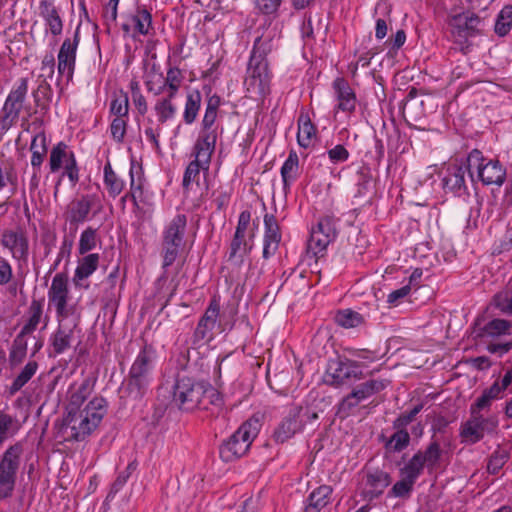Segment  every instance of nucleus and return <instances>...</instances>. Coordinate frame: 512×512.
Listing matches in <instances>:
<instances>
[{
    "mask_svg": "<svg viewBox=\"0 0 512 512\" xmlns=\"http://www.w3.org/2000/svg\"><path fill=\"white\" fill-rule=\"evenodd\" d=\"M153 9L150 5L136 0L134 5L121 15V30L132 39L150 37L155 34Z\"/></svg>",
    "mask_w": 512,
    "mask_h": 512,
    "instance_id": "7",
    "label": "nucleus"
},
{
    "mask_svg": "<svg viewBox=\"0 0 512 512\" xmlns=\"http://www.w3.org/2000/svg\"><path fill=\"white\" fill-rule=\"evenodd\" d=\"M183 80L182 70L178 66H169L166 69V75H163V83L158 86V92H165L164 95L176 98Z\"/></svg>",
    "mask_w": 512,
    "mask_h": 512,
    "instance_id": "41",
    "label": "nucleus"
},
{
    "mask_svg": "<svg viewBox=\"0 0 512 512\" xmlns=\"http://www.w3.org/2000/svg\"><path fill=\"white\" fill-rule=\"evenodd\" d=\"M203 381L177 374L172 386V403L180 410L191 412L204 404Z\"/></svg>",
    "mask_w": 512,
    "mask_h": 512,
    "instance_id": "9",
    "label": "nucleus"
},
{
    "mask_svg": "<svg viewBox=\"0 0 512 512\" xmlns=\"http://www.w3.org/2000/svg\"><path fill=\"white\" fill-rule=\"evenodd\" d=\"M49 171L50 173L61 172L56 183V189L61 184L63 178L67 177L72 186L79 182V166L73 149L64 141H59L50 150L49 153Z\"/></svg>",
    "mask_w": 512,
    "mask_h": 512,
    "instance_id": "11",
    "label": "nucleus"
},
{
    "mask_svg": "<svg viewBox=\"0 0 512 512\" xmlns=\"http://www.w3.org/2000/svg\"><path fill=\"white\" fill-rule=\"evenodd\" d=\"M389 385V381L384 379H370L359 384L348 394L340 404V411L349 413L350 410L371 396L383 391Z\"/></svg>",
    "mask_w": 512,
    "mask_h": 512,
    "instance_id": "25",
    "label": "nucleus"
},
{
    "mask_svg": "<svg viewBox=\"0 0 512 512\" xmlns=\"http://www.w3.org/2000/svg\"><path fill=\"white\" fill-rule=\"evenodd\" d=\"M333 489L329 485H321L314 489L308 499L304 512H320L330 502Z\"/></svg>",
    "mask_w": 512,
    "mask_h": 512,
    "instance_id": "43",
    "label": "nucleus"
},
{
    "mask_svg": "<svg viewBox=\"0 0 512 512\" xmlns=\"http://www.w3.org/2000/svg\"><path fill=\"white\" fill-rule=\"evenodd\" d=\"M79 324L80 322H57V327L48 340L50 355H62L73 347L80 333Z\"/></svg>",
    "mask_w": 512,
    "mask_h": 512,
    "instance_id": "23",
    "label": "nucleus"
},
{
    "mask_svg": "<svg viewBox=\"0 0 512 512\" xmlns=\"http://www.w3.org/2000/svg\"><path fill=\"white\" fill-rule=\"evenodd\" d=\"M31 166L33 170L40 171L47 154V140L44 133L36 134L30 144Z\"/></svg>",
    "mask_w": 512,
    "mask_h": 512,
    "instance_id": "44",
    "label": "nucleus"
},
{
    "mask_svg": "<svg viewBox=\"0 0 512 512\" xmlns=\"http://www.w3.org/2000/svg\"><path fill=\"white\" fill-rule=\"evenodd\" d=\"M120 0H108L102 8V18L104 24L110 28L114 25L118 18V7Z\"/></svg>",
    "mask_w": 512,
    "mask_h": 512,
    "instance_id": "60",
    "label": "nucleus"
},
{
    "mask_svg": "<svg viewBox=\"0 0 512 512\" xmlns=\"http://www.w3.org/2000/svg\"><path fill=\"white\" fill-rule=\"evenodd\" d=\"M326 155L329 159V162L333 165L344 163L350 157L349 151L342 144H337L334 147L328 149L326 151Z\"/></svg>",
    "mask_w": 512,
    "mask_h": 512,
    "instance_id": "61",
    "label": "nucleus"
},
{
    "mask_svg": "<svg viewBox=\"0 0 512 512\" xmlns=\"http://www.w3.org/2000/svg\"><path fill=\"white\" fill-rule=\"evenodd\" d=\"M467 165L470 177L474 176L484 186H502L506 180V169L502 163L495 158L483 155L478 149H473L467 156Z\"/></svg>",
    "mask_w": 512,
    "mask_h": 512,
    "instance_id": "6",
    "label": "nucleus"
},
{
    "mask_svg": "<svg viewBox=\"0 0 512 512\" xmlns=\"http://www.w3.org/2000/svg\"><path fill=\"white\" fill-rule=\"evenodd\" d=\"M251 212L243 210L239 216L233 238L230 242L228 261L241 266L244 257L249 255L254 246L255 233L250 229Z\"/></svg>",
    "mask_w": 512,
    "mask_h": 512,
    "instance_id": "12",
    "label": "nucleus"
},
{
    "mask_svg": "<svg viewBox=\"0 0 512 512\" xmlns=\"http://www.w3.org/2000/svg\"><path fill=\"white\" fill-rule=\"evenodd\" d=\"M512 28V5L504 6L498 13L495 21L494 31L500 36H506Z\"/></svg>",
    "mask_w": 512,
    "mask_h": 512,
    "instance_id": "52",
    "label": "nucleus"
},
{
    "mask_svg": "<svg viewBox=\"0 0 512 512\" xmlns=\"http://www.w3.org/2000/svg\"><path fill=\"white\" fill-rule=\"evenodd\" d=\"M102 209V197L99 194H84L67 207L65 220L71 226L77 227L95 217Z\"/></svg>",
    "mask_w": 512,
    "mask_h": 512,
    "instance_id": "16",
    "label": "nucleus"
},
{
    "mask_svg": "<svg viewBox=\"0 0 512 512\" xmlns=\"http://www.w3.org/2000/svg\"><path fill=\"white\" fill-rule=\"evenodd\" d=\"M337 222L338 219L333 214H326L320 217L317 225L312 228L308 247L314 255L323 253L336 239Z\"/></svg>",
    "mask_w": 512,
    "mask_h": 512,
    "instance_id": "18",
    "label": "nucleus"
},
{
    "mask_svg": "<svg viewBox=\"0 0 512 512\" xmlns=\"http://www.w3.org/2000/svg\"><path fill=\"white\" fill-rule=\"evenodd\" d=\"M43 308V300L33 299L31 301L26 312L25 323L22 326L20 333L24 335L33 333L37 329L38 325L42 322V320L44 322L43 328L47 327L48 316L43 317Z\"/></svg>",
    "mask_w": 512,
    "mask_h": 512,
    "instance_id": "37",
    "label": "nucleus"
},
{
    "mask_svg": "<svg viewBox=\"0 0 512 512\" xmlns=\"http://www.w3.org/2000/svg\"><path fill=\"white\" fill-rule=\"evenodd\" d=\"M441 447L437 441H431L425 450H419L415 453L419 457L421 464L432 472L438 465L441 458Z\"/></svg>",
    "mask_w": 512,
    "mask_h": 512,
    "instance_id": "45",
    "label": "nucleus"
},
{
    "mask_svg": "<svg viewBox=\"0 0 512 512\" xmlns=\"http://www.w3.org/2000/svg\"><path fill=\"white\" fill-rule=\"evenodd\" d=\"M156 349L145 344L136 355L125 379L124 393L132 400H141L153 381Z\"/></svg>",
    "mask_w": 512,
    "mask_h": 512,
    "instance_id": "2",
    "label": "nucleus"
},
{
    "mask_svg": "<svg viewBox=\"0 0 512 512\" xmlns=\"http://www.w3.org/2000/svg\"><path fill=\"white\" fill-rule=\"evenodd\" d=\"M1 246L8 250L12 259L19 264L27 263L29 258V239L22 228L6 229L0 238Z\"/></svg>",
    "mask_w": 512,
    "mask_h": 512,
    "instance_id": "24",
    "label": "nucleus"
},
{
    "mask_svg": "<svg viewBox=\"0 0 512 512\" xmlns=\"http://www.w3.org/2000/svg\"><path fill=\"white\" fill-rule=\"evenodd\" d=\"M100 243L97 229L92 226L86 227L80 234L77 251L79 255L90 254Z\"/></svg>",
    "mask_w": 512,
    "mask_h": 512,
    "instance_id": "48",
    "label": "nucleus"
},
{
    "mask_svg": "<svg viewBox=\"0 0 512 512\" xmlns=\"http://www.w3.org/2000/svg\"><path fill=\"white\" fill-rule=\"evenodd\" d=\"M363 494L372 500L383 494L391 483V476L388 472L379 468L367 470L364 478Z\"/></svg>",
    "mask_w": 512,
    "mask_h": 512,
    "instance_id": "31",
    "label": "nucleus"
},
{
    "mask_svg": "<svg viewBox=\"0 0 512 512\" xmlns=\"http://www.w3.org/2000/svg\"><path fill=\"white\" fill-rule=\"evenodd\" d=\"M397 431L392 434L386 447L393 452H401L408 447L410 443V435L405 428H396Z\"/></svg>",
    "mask_w": 512,
    "mask_h": 512,
    "instance_id": "55",
    "label": "nucleus"
},
{
    "mask_svg": "<svg viewBox=\"0 0 512 512\" xmlns=\"http://www.w3.org/2000/svg\"><path fill=\"white\" fill-rule=\"evenodd\" d=\"M273 73L269 64L247 63L244 88L251 98L264 102L272 91Z\"/></svg>",
    "mask_w": 512,
    "mask_h": 512,
    "instance_id": "13",
    "label": "nucleus"
},
{
    "mask_svg": "<svg viewBox=\"0 0 512 512\" xmlns=\"http://www.w3.org/2000/svg\"><path fill=\"white\" fill-rule=\"evenodd\" d=\"M263 423V415L254 413L222 443L219 454L224 462H232L244 456L258 436Z\"/></svg>",
    "mask_w": 512,
    "mask_h": 512,
    "instance_id": "5",
    "label": "nucleus"
},
{
    "mask_svg": "<svg viewBox=\"0 0 512 512\" xmlns=\"http://www.w3.org/2000/svg\"><path fill=\"white\" fill-rule=\"evenodd\" d=\"M335 322L344 328H355L362 324L363 317L351 309L340 310L335 315Z\"/></svg>",
    "mask_w": 512,
    "mask_h": 512,
    "instance_id": "54",
    "label": "nucleus"
},
{
    "mask_svg": "<svg viewBox=\"0 0 512 512\" xmlns=\"http://www.w3.org/2000/svg\"><path fill=\"white\" fill-rule=\"evenodd\" d=\"M424 466L421 464L419 457L415 454L400 468V477H404L416 483L417 479L423 473Z\"/></svg>",
    "mask_w": 512,
    "mask_h": 512,
    "instance_id": "53",
    "label": "nucleus"
},
{
    "mask_svg": "<svg viewBox=\"0 0 512 512\" xmlns=\"http://www.w3.org/2000/svg\"><path fill=\"white\" fill-rule=\"evenodd\" d=\"M187 216L176 214L163 228L162 239L185 245Z\"/></svg>",
    "mask_w": 512,
    "mask_h": 512,
    "instance_id": "36",
    "label": "nucleus"
},
{
    "mask_svg": "<svg viewBox=\"0 0 512 512\" xmlns=\"http://www.w3.org/2000/svg\"><path fill=\"white\" fill-rule=\"evenodd\" d=\"M221 303L220 297L214 295L205 309L203 315L200 317L196 328L193 332V343L201 345L211 342L215 335L214 330L217 328L220 332L223 331L220 322Z\"/></svg>",
    "mask_w": 512,
    "mask_h": 512,
    "instance_id": "15",
    "label": "nucleus"
},
{
    "mask_svg": "<svg viewBox=\"0 0 512 512\" xmlns=\"http://www.w3.org/2000/svg\"><path fill=\"white\" fill-rule=\"evenodd\" d=\"M39 16L43 20L45 35L58 37L63 33V12L54 0H39Z\"/></svg>",
    "mask_w": 512,
    "mask_h": 512,
    "instance_id": "26",
    "label": "nucleus"
},
{
    "mask_svg": "<svg viewBox=\"0 0 512 512\" xmlns=\"http://www.w3.org/2000/svg\"><path fill=\"white\" fill-rule=\"evenodd\" d=\"M214 152L199 146H192V160L186 166L182 179L184 190H190L193 184L199 185L200 174L209 171Z\"/></svg>",
    "mask_w": 512,
    "mask_h": 512,
    "instance_id": "21",
    "label": "nucleus"
},
{
    "mask_svg": "<svg viewBox=\"0 0 512 512\" xmlns=\"http://www.w3.org/2000/svg\"><path fill=\"white\" fill-rule=\"evenodd\" d=\"M21 453L22 447L15 444L4 452L0 460V500L10 497L13 493Z\"/></svg>",
    "mask_w": 512,
    "mask_h": 512,
    "instance_id": "17",
    "label": "nucleus"
},
{
    "mask_svg": "<svg viewBox=\"0 0 512 512\" xmlns=\"http://www.w3.org/2000/svg\"><path fill=\"white\" fill-rule=\"evenodd\" d=\"M38 367V363L34 360L27 362L9 386V394L12 396L20 391L36 374Z\"/></svg>",
    "mask_w": 512,
    "mask_h": 512,
    "instance_id": "47",
    "label": "nucleus"
},
{
    "mask_svg": "<svg viewBox=\"0 0 512 512\" xmlns=\"http://www.w3.org/2000/svg\"><path fill=\"white\" fill-rule=\"evenodd\" d=\"M357 368L358 365L354 361L331 359L325 372V382L331 386L338 387L348 379L356 377Z\"/></svg>",
    "mask_w": 512,
    "mask_h": 512,
    "instance_id": "29",
    "label": "nucleus"
},
{
    "mask_svg": "<svg viewBox=\"0 0 512 512\" xmlns=\"http://www.w3.org/2000/svg\"><path fill=\"white\" fill-rule=\"evenodd\" d=\"M509 456L505 451H495L489 458L487 471L490 474H497L508 461Z\"/></svg>",
    "mask_w": 512,
    "mask_h": 512,
    "instance_id": "62",
    "label": "nucleus"
},
{
    "mask_svg": "<svg viewBox=\"0 0 512 512\" xmlns=\"http://www.w3.org/2000/svg\"><path fill=\"white\" fill-rule=\"evenodd\" d=\"M107 413V401L102 396L93 397L84 408H68L64 419L69 439L83 441L91 435Z\"/></svg>",
    "mask_w": 512,
    "mask_h": 512,
    "instance_id": "1",
    "label": "nucleus"
},
{
    "mask_svg": "<svg viewBox=\"0 0 512 512\" xmlns=\"http://www.w3.org/2000/svg\"><path fill=\"white\" fill-rule=\"evenodd\" d=\"M498 425L496 415L485 417L481 412L470 413V418L461 426L460 436L465 441L475 444L483 439L485 433L495 432Z\"/></svg>",
    "mask_w": 512,
    "mask_h": 512,
    "instance_id": "20",
    "label": "nucleus"
},
{
    "mask_svg": "<svg viewBox=\"0 0 512 512\" xmlns=\"http://www.w3.org/2000/svg\"><path fill=\"white\" fill-rule=\"evenodd\" d=\"M282 239L281 230L273 214L264 215L263 257L268 259L275 255Z\"/></svg>",
    "mask_w": 512,
    "mask_h": 512,
    "instance_id": "32",
    "label": "nucleus"
},
{
    "mask_svg": "<svg viewBox=\"0 0 512 512\" xmlns=\"http://www.w3.org/2000/svg\"><path fill=\"white\" fill-rule=\"evenodd\" d=\"M300 174L299 157L294 149L288 153V157L280 168L283 190L285 193L290 191L292 184L298 179Z\"/></svg>",
    "mask_w": 512,
    "mask_h": 512,
    "instance_id": "38",
    "label": "nucleus"
},
{
    "mask_svg": "<svg viewBox=\"0 0 512 512\" xmlns=\"http://www.w3.org/2000/svg\"><path fill=\"white\" fill-rule=\"evenodd\" d=\"M275 41L274 34L268 32L254 40L249 60L250 63L269 64L268 55L274 50Z\"/></svg>",
    "mask_w": 512,
    "mask_h": 512,
    "instance_id": "34",
    "label": "nucleus"
},
{
    "mask_svg": "<svg viewBox=\"0 0 512 512\" xmlns=\"http://www.w3.org/2000/svg\"><path fill=\"white\" fill-rule=\"evenodd\" d=\"M80 28L81 24H78L73 38L64 39L57 55L58 74L65 77L67 82L72 80L76 67L77 50L80 43Z\"/></svg>",
    "mask_w": 512,
    "mask_h": 512,
    "instance_id": "22",
    "label": "nucleus"
},
{
    "mask_svg": "<svg viewBox=\"0 0 512 512\" xmlns=\"http://www.w3.org/2000/svg\"><path fill=\"white\" fill-rule=\"evenodd\" d=\"M304 427L305 421L301 419V407L294 406L274 430L273 440L276 443H285L296 433L301 432Z\"/></svg>",
    "mask_w": 512,
    "mask_h": 512,
    "instance_id": "28",
    "label": "nucleus"
},
{
    "mask_svg": "<svg viewBox=\"0 0 512 512\" xmlns=\"http://www.w3.org/2000/svg\"><path fill=\"white\" fill-rule=\"evenodd\" d=\"M129 117H113L109 130L111 138L118 144H121L124 142L126 133H127V127H128Z\"/></svg>",
    "mask_w": 512,
    "mask_h": 512,
    "instance_id": "56",
    "label": "nucleus"
},
{
    "mask_svg": "<svg viewBox=\"0 0 512 512\" xmlns=\"http://www.w3.org/2000/svg\"><path fill=\"white\" fill-rule=\"evenodd\" d=\"M95 382L89 378L84 379L70 395L69 408L80 407L94 390Z\"/></svg>",
    "mask_w": 512,
    "mask_h": 512,
    "instance_id": "50",
    "label": "nucleus"
},
{
    "mask_svg": "<svg viewBox=\"0 0 512 512\" xmlns=\"http://www.w3.org/2000/svg\"><path fill=\"white\" fill-rule=\"evenodd\" d=\"M465 175V167L457 164L449 165L442 177L444 191L458 197L468 194Z\"/></svg>",
    "mask_w": 512,
    "mask_h": 512,
    "instance_id": "30",
    "label": "nucleus"
},
{
    "mask_svg": "<svg viewBox=\"0 0 512 512\" xmlns=\"http://www.w3.org/2000/svg\"><path fill=\"white\" fill-rule=\"evenodd\" d=\"M202 106V95L199 90L194 89L187 92L182 112V123L192 125L198 118Z\"/></svg>",
    "mask_w": 512,
    "mask_h": 512,
    "instance_id": "42",
    "label": "nucleus"
},
{
    "mask_svg": "<svg viewBox=\"0 0 512 512\" xmlns=\"http://www.w3.org/2000/svg\"><path fill=\"white\" fill-rule=\"evenodd\" d=\"M129 179L130 196L134 207L152 211L155 204L154 193L148 188L142 165L135 160L130 162Z\"/></svg>",
    "mask_w": 512,
    "mask_h": 512,
    "instance_id": "14",
    "label": "nucleus"
},
{
    "mask_svg": "<svg viewBox=\"0 0 512 512\" xmlns=\"http://www.w3.org/2000/svg\"><path fill=\"white\" fill-rule=\"evenodd\" d=\"M103 185L112 199L120 196L126 187L125 179L114 171L110 160H107L103 167Z\"/></svg>",
    "mask_w": 512,
    "mask_h": 512,
    "instance_id": "40",
    "label": "nucleus"
},
{
    "mask_svg": "<svg viewBox=\"0 0 512 512\" xmlns=\"http://www.w3.org/2000/svg\"><path fill=\"white\" fill-rule=\"evenodd\" d=\"M414 485L413 481L401 477L389 490L388 497L408 499L413 492Z\"/></svg>",
    "mask_w": 512,
    "mask_h": 512,
    "instance_id": "57",
    "label": "nucleus"
},
{
    "mask_svg": "<svg viewBox=\"0 0 512 512\" xmlns=\"http://www.w3.org/2000/svg\"><path fill=\"white\" fill-rule=\"evenodd\" d=\"M82 256L77 262L72 280L76 287L88 290L90 287L88 278L98 269L100 255L90 253Z\"/></svg>",
    "mask_w": 512,
    "mask_h": 512,
    "instance_id": "33",
    "label": "nucleus"
},
{
    "mask_svg": "<svg viewBox=\"0 0 512 512\" xmlns=\"http://www.w3.org/2000/svg\"><path fill=\"white\" fill-rule=\"evenodd\" d=\"M332 88L335 101L334 112L353 114L356 111L358 100L348 81L343 77H337L332 83Z\"/></svg>",
    "mask_w": 512,
    "mask_h": 512,
    "instance_id": "27",
    "label": "nucleus"
},
{
    "mask_svg": "<svg viewBox=\"0 0 512 512\" xmlns=\"http://www.w3.org/2000/svg\"><path fill=\"white\" fill-rule=\"evenodd\" d=\"M28 93V79L20 78L8 93L2 107V123L4 126L14 125L24 107Z\"/></svg>",
    "mask_w": 512,
    "mask_h": 512,
    "instance_id": "19",
    "label": "nucleus"
},
{
    "mask_svg": "<svg viewBox=\"0 0 512 512\" xmlns=\"http://www.w3.org/2000/svg\"><path fill=\"white\" fill-rule=\"evenodd\" d=\"M109 114L113 117H129V95L123 89L112 94Z\"/></svg>",
    "mask_w": 512,
    "mask_h": 512,
    "instance_id": "46",
    "label": "nucleus"
},
{
    "mask_svg": "<svg viewBox=\"0 0 512 512\" xmlns=\"http://www.w3.org/2000/svg\"><path fill=\"white\" fill-rule=\"evenodd\" d=\"M511 334V321L502 318H494L478 329L477 336L481 339H497Z\"/></svg>",
    "mask_w": 512,
    "mask_h": 512,
    "instance_id": "39",
    "label": "nucleus"
},
{
    "mask_svg": "<svg viewBox=\"0 0 512 512\" xmlns=\"http://www.w3.org/2000/svg\"><path fill=\"white\" fill-rule=\"evenodd\" d=\"M185 245L170 242L162 239L161 244V256H162V269H167L173 265Z\"/></svg>",
    "mask_w": 512,
    "mask_h": 512,
    "instance_id": "51",
    "label": "nucleus"
},
{
    "mask_svg": "<svg viewBox=\"0 0 512 512\" xmlns=\"http://www.w3.org/2000/svg\"><path fill=\"white\" fill-rule=\"evenodd\" d=\"M177 114L178 106L175 98L161 95L155 99L151 113L142 119L143 133L154 150H160V138L163 128L173 122Z\"/></svg>",
    "mask_w": 512,
    "mask_h": 512,
    "instance_id": "4",
    "label": "nucleus"
},
{
    "mask_svg": "<svg viewBox=\"0 0 512 512\" xmlns=\"http://www.w3.org/2000/svg\"><path fill=\"white\" fill-rule=\"evenodd\" d=\"M297 143L300 147L308 149L317 138V127L307 112H301L297 120Z\"/></svg>",
    "mask_w": 512,
    "mask_h": 512,
    "instance_id": "35",
    "label": "nucleus"
},
{
    "mask_svg": "<svg viewBox=\"0 0 512 512\" xmlns=\"http://www.w3.org/2000/svg\"><path fill=\"white\" fill-rule=\"evenodd\" d=\"M205 390L204 404L199 409H208L209 405L221 407L224 403L222 394L214 388L209 382L203 381Z\"/></svg>",
    "mask_w": 512,
    "mask_h": 512,
    "instance_id": "59",
    "label": "nucleus"
},
{
    "mask_svg": "<svg viewBox=\"0 0 512 512\" xmlns=\"http://www.w3.org/2000/svg\"><path fill=\"white\" fill-rule=\"evenodd\" d=\"M424 405L422 403L414 406L410 411L400 414L393 422L394 428H405L410 424L416 415L420 413Z\"/></svg>",
    "mask_w": 512,
    "mask_h": 512,
    "instance_id": "64",
    "label": "nucleus"
},
{
    "mask_svg": "<svg viewBox=\"0 0 512 512\" xmlns=\"http://www.w3.org/2000/svg\"><path fill=\"white\" fill-rule=\"evenodd\" d=\"M483 26V19L471 11H465L450 18V33L461 53L466 55L471 51L472 44L469 39L481 35Z\"/></svg>",
    "mask_w": 512,
    "mask_h": 512,
    "instance_id": "10",
    "label": "nucleus"
},
{
    "mask_svg": "<svg viewBox=\"0 0 512 512\" xmlns=\"http://www.w3.org/2000/svg\"><path fill=\"white\" fill-rule=\"evenodd\" d=\"M27 347L26 335L19 332L14 338L9 351V364L11 367H16L23 362L27 355Z\"/></svg>",
    "mask_w": 512,
    "mask_h": 512,
    "instance_id": "49",
    "label": "nucleus"
},
{
    "mask_svg": "<svg viewBox=\"0 0 512 512\" xmlns=\"http://www.w3.org/2000/svg\"><path fill=\"white\" fill-rule=\"evenodd\" d=\"M48 306L55 311L57 322H80L82 307L79 300H74L66 273L54 275L47 292Z\"/></svg>",
    "mask_w": 512,
    "mask_h": 512,
    "instance_id": "3",
    "label": "nucleus"
},
{
    "mask_svg": "<svg viewBox=\"0 0 512 512\" xmlns=\"http://www.w3.org/2000/svg\"><path fill=\"white\" fill-rule=\"evenodd\" d=\"M163 83V73L158 70V68L153 65L150 72H148L144 76V85L146 90L149 93L154 94L155 96H160L163 92H158V86Z\"/></svg>",
    "mask_w": 512,
    "mask_h": 512,
    "instance_id": "58",
    "label": "nucleus"
},
{
    "mask_svg": "<svg viewBox=\"0 0 512 512\" xmlns=\"http://www.w3.org/2000/svg\"><path fill=\"white\" fill-rule=\"evenodd\" d=\"M130 98L137 117L140 116L142 117V119H144V117H146V115L148 114L149 110L147 97L144 95L143 91H141L139 93L130 95Z\"/></svg>",
    "mask_w": 512,
    "mask_h": 512,
    "instance_id": "63",
    "label": "nucleus"
},
{
    "mask_svg": "<svg viewBox=\"0 0 512 512\" xmlns=\"http://www.w3.org/2000/svg\"><path fill=\"white\" fill-rule=\"evenodd\" d=\"M221 103V97L217 94L208 97L200 129L193 145L215 151L218 138L223 134V127L218 119Z\"/></svg>",
    "mask_w": 512,
    "mask_h": 512,
    "instance_id": "8",
    "label": "nucleus"
}]
</instances>
